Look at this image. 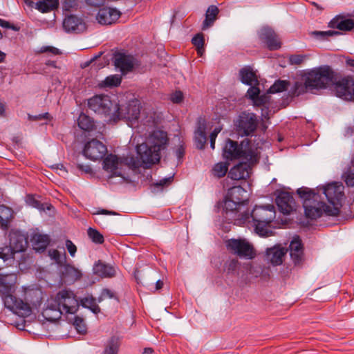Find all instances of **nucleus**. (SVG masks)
I'll return each mask as SVG.
<instances>
[{
	"mask_svg": "<svg viewBox=\"0 0 354 354\" xmlns=\"http://www.w3.org/2000/svg\"><path fill=\"white\" fill-rule=\"evenodd\" d=\"M169 141L166 131L155 130L149 136L148 144L143 143L137 147L138 155L145 167H149L160 161L161 151L167 149Z\"/></svg>",
	"mask_w": 354,
	"mask_h": 354,
	"instance_id": "f257e3e1",
	"label": "nucleus"
},
{
	"mask_svg": "<svg viewBox=\"0 0 354 354\" xmlns=\"http://www.w3.org/2000/svg\"><path fill=\"white\" fill-rule=\"evenodd\" d=\"M17 275L14 273H0V295L4 306L15 314L26 317L32 313L29 304L15 297L12 293L15 290Z\"/></svg>",
	"mask_w": 354,
	"mask_h": 354,
	"instance_id": "f03ea898",
	"label": "nucleus"
},
{
	"mask_svg": "<svg viewBox=\"0 0 354 354\" xmlns=\"http://www.w3.org/2000/svg\"><path fill=\"white\" fill-rule=\"evenodd\" d=\"M276 212L273 205L255 206L250 214L244 212L237 219L239 225L252 223L254 230L261 236L268 237L272 232L268 228L275 218Z\"/></svg>",
	"mask_w": 354,
	"mask_h": 354,
	"instance_id": "7ed1b4c3",
	"label": "nucleus"
},
{
	"mask_svg": "<svg viewBox=\"0 0 354 354\" xmlns=\"http://www.w3.org/2000/svg\"><path fill=\"white\" fill-rule=\"evenodd\" d=\"M223 156L226 160L241 158L250 160L252 164H257L260 159L258 148L249 139L243 140L239 145L236 141L227 138L223 149Z\"/></svg>",
	"mask_w": 354,
	"mask_h": 354,
	"instance_id": "20e7f679",
	"label": "nucleus"
},
{
	"mask_svg": "<svg viewBox=\"0 0 354 354\" xmlns=\"http://www.w3.org/2000/svg\"><path fill=\"white\" fill-rule=\"evenodd\" d=\"M118 103L111 100L109 95L104 94L95 95L87 100L88 109L110 122L118 121Z\"/></svg>",
	"mask_w": 354,
	"mask_h": 354,
	"instance_id": "39448f33",
	"label": "nucleus"
},
{
	"mask_svg": "<svg viewBox=\"0 0 354 354\" xmlns=\"http://www.w3.org/2000/svg\"><path fill=\"white\" fill-rule=\"evenodd\" d=\"M297 194L303 200L304 213L307 218L313 220L322 216L323 213L327 215L328 205L320 201V196L313 189L301 187L297 190Z\"/></svg>",
	"mask_w": 354,
	"mask_h": 354,
	"instance_id": "423d86ee",
	"label": "nucleus"
},
{
	"mask_svg": "<svg viewBox=\"0 0 354 354\" xmlns=\"http://www.w3.org/2000/svg\"><path fill=\"white\" fill-rule=\"evenodd\" d=\"M310 90L325 88L334 77V72L328 65L314 68L304 75Z\"/></svg>",
	"mask_w": 354,
	"mask_h": 354,
	"instance_id": "0eeeda50",
	"label": "nucleus"
},
{
	"mask_svg": "<svg viewBox=\"0 0 354 354\" xmlns=\"http://www.w3.org/2000/svg\"><path fill=\"white\" fill-rule=\"evenodd\" d=\"M10 243L8 246L0 248V258L5 262H14L15 254L24 252L27 246L26 237L19 231H11L9 234Z\"/></svg>",
	"mask_w": 354,
	"mask_h": 354,
	"instance_id": "6e6552de",
	"label": "nucleus"
},
{
	"mask_svg": "<svg viewBox=\"0 0 354 354\" xmlns=\"http://www.w3.org/2000/svg\"><path fill=\"white\" fill-rule=\"evenodd\" d=\"M322 190L328 203L333 205L332 207L328 205L326 207L327 215H339L342 201L344 196L343 185L337 183H332L324 186Z\"/></svg>",
	"mask_w": 354,
	"mask_h": 354,
	"instance_id": "1a4fd4ad",
	"label": "nucleus"
},
{
	"mask_svg": "<svg viewBox=\"0 0 354 354\" xmlns=\"http://www.w3.org/2000/svg\"><path fill=\"white\" fill-rule=\"evenodd\" d=\"M53 299L64 314H75L79 309L80 302L74 292L70 290L59 291Z\"/></svg>",
	"mask_w": 354,
	"mask_h": 354,
	"instance_id": "9d476101",
	"label": "nucleus"
},
{
	"mask_svg": "<svg viewBox=\"0 0 354 354\" xmlns=\"http://www.w3.org/2000/svg\"><path fill=\"white\" fill-rule=\"evenodd\" d=\"M258 119L254 113L241 112L234 121V127L237 133L242 136L253 134L258 127Z\"/></svg>",
	"mask_w": 354,
	"mask_h": 354,
	"instance_id": "9b49d317",
	"label": "nucleus"
},
{
	"mask_svg": "<svg viewBox=\"0 0 354 354\" xmlns=\"http://www.w3.org/2000/svg\"><path fill=\"white\" fill-rule=\"evenodd\" d=\"M227 248L240 257L251 259L255 257L253 246L244 239H230Z\"/></svg>",
	"mask_w": 354,
	"mask_h": 354,
	"instance_id": "f8f14e48",
	"label": "nucleus"
},
{
	"mask_svg": "<svg viewBox=\"0 0 354 354\" xmlns=\"http://www.w3.org/2000/svg\"><path fill=\"white\" fill-rule=\"evenodd\" d=\"M106 152V145L97 139H92L87 142L83 149V155L93 161L102 159Z\"/></svg>",
	"mask_w": 354,
	"mask_h": 354,
	"instance_id": "ddd939ff",
	"label": "nucleus"
},
{
	"mask_svg": "<svg viewBox=\"0 0 354 354\" xmlns=\"http://www.w3.org/2000/svg\"><path fill=\"white\" fill-rule=\"evenodd\" d=\"M337 95L346 100H354V78L350 76L342 78L335 84Z\"/></svg>",
	"mask_w": 354,
	"mask_h": 354,
	"instance_id": "4468645a",
	"label": "nucleus"
},
{
	"mask_svg": "<svg viewBox=\"0 0 354 354\" xmlns=\"http://www.w3.org/2000/svg\"><path fill=\"white\" fill-rule=\"evenodd\" d=\"M260 40L270 50H275L281 48V43L275 32L269 27L262 28L259 32Z\"/></svg>",
	"mask_w": 354,
	"mask_h": 354,
	"instance_id": "2eb2a0df",
	"label": "nucleus"
},
{
	"mask_svg": "<svg viewBox=\"0 0 354 354\" xmlns=\"http://www.w3.org/2000/svg\"><path fill=\"white\" fill-rule=\"evenodd\" d=\"M234 165L228 173V177L232 180H238L249 178L252 167L256 164H252L248 160Z\"/></svg>",
	"mask_w": 354,
	"mask_h": 354,
	"instance_id": "dca6fc26",
	"label": "nucleus"
},
{
	"mask_svg": "<svg viewBox=\"0 0 354 354\" xmlns=\"http://www.w3.org/2000/svg\"><path fill=\"white\" fill-rule=\"evenodd\" d=\"M279 209L283 214H290L295 208V201L292 195L287 192H280L276 198Z\"/></svg>",
	"mask_w": 354,
	"mask_h": 354,
	"instance_id": "f3484780",
	"label": "nucleus"
},
{
	"mask_svg": "<svg viewBox=\"0 0 354 354\" xmlns=\"http://www.w3.org/2000/svg\"><path fill=\"white\" fill-rule=\"evenodd\" d=\"M290 258L295 266H300L304 262V248L301 240L295 237L289 245Z\"/></svg>",
	"mask_w": 354,
	"mask_h": 354,
	"instance_id": "a211bd4d",
	"label": "nucleus"
},
{
	"mask_svg": "<svg viewBox=\"0 0 354 354\" xmlns=\"http://www.w3.org/2000/svg\"><path fill=\"white\" fill-rule=\"evenodd\" d=\"M93 273L100 278H113L116 276L117 268L113 265L102 260L97 261L93 267Z\"/></svg>",
	"mask_w": 354,
	"mask_h": 354,
	"instance_id": "6ab92c4d",
	"label": "nucleus"
},
{
	"mask_svg": "<svg viewBox=\"0 0 354 354\" xmlns=\"http://www.w3.org/2000/svg\"><path fill=\"white\" fill-rule=\"evenodd\" d=\"M64 314L59 307L55 304L53 298L48 300L46 307L43 310L42 317L48 322H55L58 321Z\"/></svg>",
	"mask_w": 354,
	"mask_h": 354,
	"instance_id": "aec40b11",
	"label": "nucleus"
},
{
	"mask_svg": "<svg viewBox=\"0 0 354 354\" xmlns=\"http://www.w3.org/2000/svg\"><path fill=\"white\" fill-rule=\"evenodd\" d=\"M241 203H236L233 198H227L226 195L224 199L223 212L226 214L224 216L226 219L230 220L231 222L234 221V223L237 224V219L241 218V215L243 214H238V208Z\"/></svg>",
	"mask_w": 354,
	"mask_h": 354,
	"instance_id": "412c9836",
	"label": "nucleus"
},
{
	"mask_svg": "<svg viewBox=\"0 0 354 354\" xmlns=\"http://www.w3.org/2000/svg\"><path fill=\"white\" fill-rule=\"evenodd\" d=\"M120 12L115 8H103L99 10L97 20L101 24L109 25L115 23L120 17Z\"/></svg>",
	"mask_w": 354,
	"mask_h": 354,
	"instance_id": "4be33fe9",
	"label": "nucleus"
},
{
	"mask_svg": "<svg viewBox=\"0 0 354 354\" xmlns=\"http://www.w3.org/2000/svg\"><path fill=\"white\" fill-rule=\"evenodd\" d=\"M63 28L68 32L78 33L86 29V24L81 18L70 15L64 19Z\"/></svg>",
	"mask_w": 354,
	"mask_h": 354,
	"instance_id": "5701e85b",
	"label": "nucleus"
},
{
	"mask_svg": "<svg viewBox=\"0 0 354 354\" xmlns=\"http://www.w3.org/2000/svg\"><path fill=\"white\" fill-rule=\"evenodd\" d=\"M118 158L115 155L109 154L103 160V169L110 173L108 177L111 180L115 176H120L124 178L122 173L118 171Z\"/></svg>",
	"mask_w": 354,
	"mask_h": 354,
	"instance_id": "b1692460",
	"label": "nucleus"
},
{
	"mask_svg": "<svg viewBox=\"0 0 354 354\" xmlns=\"http://www.w3.org/2000/svg\"><path fill=\"white\" fill-rule=\"evenodd\" d=\"M139 106L136 104L126 106L124 109L118 105V111L117 115H118V120H127L130 121L137 120L140 115Z\"/></svg>",
	"mask_w": 354,
	"mask_h": 354,
	"instance_id": "393cba45",
	"label": "nucleus"
},
{
	"mask_svg": "<svg viewBox=\"0 0 354 354\" xmlns=\"http://www.w3.org/2000/svg\"><path fill=\"white\" fill-rule=\"evenodd\" d=\"M115 66L120 68V71L125 74L131 71L133 68V57L124 53H118L115 56Z\"/></svg>",
	"mask_w": 354,
	"mask_h": 354,
	"instance_id": "a878e982",
	"label": "nucleus"
},
{
	"mask_svg": "<svg viewBox=\"0 0 354 354\" xmlns=\"http://www.w3.org/2000/svg\"><path fill=\"white\" fill-rule=\"evenodd\" d=\"M287 249L282 247H274L266 250V258L272 265L279 266L283 263Z\"/></svg>",
	"mask_w": 354,
	"mask_h": 354,
	"instance_id": "bb28decb",
	"label": "nucleus"
},
{
	"mask_svg": "<svg viewBox=\"0 0 354 354\" xmlns=\"http://www.w3.org/2000/svg\"><path fill=\"white\" fill-rule=\"evenodd\" d=\"M328 27L333 29L337 28L342 31H350L354 28V21L338 15L330 20L328 23Z\"/></svg>",
	"mask_w": 354,
	"mask_h": 354,
	"instance_id": "cd10ccee",
	"label": "nucleus"
},
{
	"mask_svg": "<svg viewBox=\"0 0 354 354\" xmlns=\"http://www.w3.org/2000/svg\"><path fill=\"white\" fill-rule=\"evenodd\" d=\"M227 198H233L236 203L244 204L248 201V192L241 186H233L227 192Z\"/></svg>",
	"mask_w": 354,
	"mask_h": 354,
	"instance_id": "c85d7f7f",
	"label": "nucleus"
},
{
	"mask_svg": "<svg viewBox=\"0 0 354 354\" xmlns=\"http://www.w3.org/2000/svg\"><path fill=\"white\" fill-rule=\"evenodd\" d=\"M241 82L247 85L252 86L258 84V79L250 66H245L239 72Z\"/></svg>",
	"mask_w": 354,
	"mask_h": 354,
	"instance_id": "c756f323",
	"label": "nucleus"
},
{
	"mask_svg": "<svg viewBox=\"0 0 354 354\" xmlns=\"http://www.w3.org/2000/svg\"><path fill=\"white\" fill-rule=\"evenodd\" d=\"M12 218V209L4 205H0V224L2 229H8L9 223Z\"/></svg>",
	"mask_w": 354,
	"mask_h": 354,
	"instance_id": "7c9ffc66",
	"label": "nucleus"
},
{
	"mask_svg": "<svg viewBox=\"0 0 354 354\" xmlns=\"http://www.w3.org/2000/svg\"><path fill=\"white\" fill-rule=\"evenodd\" d=\"M77 124L82 130L88 132L93 131L95 127L94 120L84 113L80 114Z\"/></svg>",
	"mask_w": 354,
	"mask_h": 354,
	"instance_id": "2f4dec72",
	"label": "nucleus"
},
{
	"mask_svg": "<svg viewBox=\"0 0 354 354\" xmlns=\"http://www.w3.org/2000/svg\"><path fill=\"white\" fill-rule=\"evenodd\" d=\"M34 248L37 251H44L50 243L47 234H35L32 237Z\"/></svg>",
	"mask_w": 354,
	"mask_h": 354,
	"instance_id": "473e14b6",
	"label": "nucleus"
},
{
	"mask_svg": "<svg viewBox=\"0 0 354 354\" xmlns=\"http://www.w3.org/2000/svg\"><path fill=\"white\" fill-rule=\"evenodd\" d=\"M97 299H96L92 295L86 296L81 299L80 304L82 307L89 309L92 313L97 315L100 312V308L97 304Z\"/></svg>",
	"mask_w": 354,
	"mask_h": 354,
	"instance_id": "72a5a7b5",
	"label": "nucleus"
},
{
	"mask_svg": "<svg viewBox=\"0 0 354 354\" xmlns=\"http://www.w3.org/2000/svg\"><path fill=\"white\" fill-rule=\"evenodd\" d=\"M58 5V0H41L36 3L35 8L42 13H46L55 10Z\"/></svg>",
	"mask_w": 354,
	"mask_h": 354,
	"instance_id": "f704fd0d",
	"label": "nucleus"
},
{
	"mask_svg": "<svg viewBox=\"0 0 354 354\" xmlns=\"http://www.w3.org/2000/svg\"><path fill=\"white\" fill-rule=\"evenodd\" d=\"M64 275L69 281L74 282L81 279L82 272L73 266L67 265L64 268Z\"/></svg>",
	"mask_w": 354,
	"mask_h": 354,
	"instance_id": "c9c22d12",
	"label": "nucleus"
},
{
	"mask_svg": "<svg viewBox=\"0 0 354 354\" xmlns=\"http://www.w3.org/2000/svg\"><path fill=\"white\" fill-rule=\"evenodd\" d=\"M120 346V339L119 337L113 336L105 345L103 354H118Z\"/></svg>",
	"mask_w": 354,
	"mask_h": 354,
	"instance_id": "e433bc0d",
	"label": "nucleus"
},
{
	"mask_svg": "<svg viewBox=\"0 0 354 354\" xmlns=\"http://www.w3.org/2000/svg\"><path fill=\"white\" fill-rule=\"evenodd\" d=\"M310 90V87L307 84V81L304 78V82H295L290 88L289 93L291 97L299 96L306 93Z\"/></svg>",
	"mask_w": 354,
	"mask_h": 354,
	"instance_id": "4c0bfd02",
	"label": "nucleus"
},
{
	"mask_svg": "<svg viewBox=\"0 0 354 354\" xmlns=\"http://www.w3.org/2000/svg\"><path fill=\"white\" fill-rule=\"evenodd\" d=\"M122 78L119 75H112L106 77L104 80L99 83V86L102 88H113L120 84Z\"/></svg>",
	"mask_w": 354,
	"mask_h": 354,
	"instance_id": "58836bf2",
	"label": "nucleus"
},
{
	"mask_svg": "<svg viewBox=\"0 0 354 354\" xmlns=\"http://www.w3.org/2000/svg\"><path fill=\"white\" fill-rule=\"evenodd\" d=\"M192 44L196 47L197 54L199 56H203L205 48V39L202 33L196 34L192 39Z\"/></svg>",
	"mask_w": 354,
	"mask_h": 354,
	"instance_id": "ea45409f",
	"label": "nucleus"
},
{
	"mask_svg": "<svg viewBox=\"0 0 354 354\" xmlns=\"http://www.w3.org/2000/svg\"><path fill=\"white\" fill-rule=\"evenodd\" d=\"M227 170H228V164L226 162H221L216 163L214 166V167L212 170V173L214 176H216L217 178H222L226 174Z\"/></svg>",
	"mask_w": 354,
	"mask_h": 354,
	"instance_id": "a19ab883",
	"label": "nucleus"
},
{
	"mask_svg": "<svg viewBox=\"0 0 354 354\" xmlns=\"http://www.w3.org/2000/svg\"><path fill=\"white\" fill-rule=\"evenodd\" d=\"M289 82L286 80H277L268 89L269 93H277L287 90Z\"/></svg>",
	"mask_w": 354,
	"mask_h": 354,
	"instance_id": "79ce46f5",
	"label": "nucleus"
},
{
	"mask_svg": "<svg viewBox=\"0 0 354 354\" xmlns=\"http://www.w3.org/2000/svg\"><path fill=\"white\" fill-rule=\"evenodd\" d=\"M89 239L96 244H102L104 242V236L96 229L89 227L87 230Z\"/></svg>",
	"mask_w": 354,
	"mask_h": 354,
	"instance_id": "37998d69",
	"label": "nucleus"
},
{
	"mask_svg": "<svg viewBox=\"0 0 354 354\" xmlns=\"http://www.w3.org/2000/svg\"><path fill=\"white\" fill-rule=\"evenodd\" d=\"M239 265V262L236 259H230L225 262L224 270L228 274L234 273Z\"/></svg>",
	"mask_w": 354,
	"mask_h": 354,
	"instance_id": "c03bdc74",
	"label": "nucleus"
},
{
	"mask_svg": "<svg viewBox=\"0 0 354 354\" xmlns=\"http://www.w3.org/2000/svg\"><path fill=\"white\" fill-rule=\"evenodd\" d=\"M106 299H114L117 301L119 300L118 296L109 288L102 289L100 295L97 298V302L100 303Z\"/></svg>",
	"mask_w": 354,
	"mask_h": 354,
	"instance_id": "a18cd8bd",
	"label": "nucleus"
},
{
	"mask_svg": "<svg viewBox=\"0 0 354 354\" xmlns=\"http://www.w3.org/2000/svg\"><path fill=\"white\" fill-rule=\"evenodd\" d=\"M248 274L252 275L254 277H258L263 271L262 268L259 265H252V263H247L245 266Z\"/></svg>",
	"mask_w": 354,
	"mask_h": 354,
	"instance_id": "49530a36",
	"label": "nucleus"
},
{
	"mask_svg": "<svg viewBox=\"0 0 354 354\" xmlns=\"http://www.w3.org/2000/svg\"><path fill=\"white\" fill-rule=\"evenodd\" d=\"M73 325L79 333L84 334L86 332V326L82 318L78 316L75 317Z\"/></svg>",
	"mask_w": 354,
	"mask_h": 354,
	"instance_id": "de8ad7c7",
	"label": "nucleus"
},
{
	"mask_svg": "<svg viewBox=\"0 0 354 354\" xmlns=\"http://www.w3.org/2000/svg\"><path fill=\"white\" fill-rule=\"evenodd\" d=\"M313 35L324 39L328 37H333L341 35V32L337 30H327V31H315Z\"/></svg>",
	"mask_w": 354,
	"mask_h": 354,
	"instance_id": "09e8293b",
	"label": "nucleus"
},
{
	"mask_svg": "<svg viewBox=\"0 0 354 354\" xmlns=\"http://www.w3.org/2000/svg\"><path fill=\"white\" fill-rule=\"evenodd\" d=\"M307 58V55H292L289 57V62L292 65H300Z\"/></svg>",
	"mask_w": 354,
	"mask_h": 354,
	"instance_id": "8fccbe9b",
	"label": "nucleus"
},
{
	"mask_svg": "<svg viewBox=\"0 0 354 354\" xmlns=\"http://www.w3.org/2000/svg\"><path fill=\"white\" fill-rule=\"evenodd\" d=\"M194 138L198 149H202L204 148L205 145L207 142L206 134L194 133Z\"/></svg>",
	"mask_w": 354,
	"mask_h": 354,
	"instance_id": "3c124183",
	"label": "nucleus"
},
{
	"mask_svg": "<svg viewBox=\"0 0 354 354\" xmlns=\"http://www.w3.org/2000/svg\"><path fill=\"white\" fill-rule=\"evenodd\" d=\"M207 122L205 118H199L197 120V127L194 133L206 134Z\"/></svg>",
	"mask_w": 354,
	"mask_h": 354,
	"instance_id": "603ef678",
	"label": "nucleus"
},
{
	"mask_svg": "<svg viewBox=\"0 0 354 354\" xmlns=\"http://www.w3.org/2000/svg\"><path fill=\"white\" fill-rule=\"evenodd\" d=\"M173 178V176L165 178L152 184L151 187H153L154 188H158V189H162L164 187L169 185L172 182Z\"/></svg>",
	"mask_w": 354,
	"mask_h": 354,
	"instance_id": "864d4df0",
	"label": "nucleus"
},
{
	"mask_svg": "<svg viewBox=\"0 0 354 354\" xmlns=\"http://www.w3.org/2000/svg\"><path fill=\"white\" fill-rule=\"evenodd\" d=\"M344 181L347 186L354 187V171L349 169L343 175Z\"/></svg>",
	"mask_w": 354,
	"mask_h": 354,
	"instance_id": "5fc2aeb1",
	"label": "nucleus"
},
{
	"mask_svg": "<svg viewBox=\"0 0 354 354\" xmlns=\"http://www.w3.org/2000/svg\"><path fill=\"white\" fill-rule=\"evenodd\" d=\"M63 9L66 11H71L77 7V0H63Z\"/></svg>",
	"mask_w": 354,
	"mask_h": 354,
	"instance_id": "6e6d98bb",
	"label": "nucleus"
},
{
	"mask_svg": "<svg viewBox=\"0 0 354 354\" xmlns=\"http://www.w3.org/2000/svg\"><path fill=\"white\" fill-rule=\"evenodd\" d=\"M218 8L216 6H210L207 11H206V14H205V16H207L209 17H211L213 19L216 20V17L218 14Z\"/></svg>",
	"mask_w": 354,
	"mask_h": 354,
	"instance_id": "4d7b16f0",
	"label": "nucleus"
},
{
	"mask_svg": "<svg viewBox=\"0 0 354 354\" xmlns=\"http://www.w3.org/2000/svg\"><path fill=\"white\" fill-rule=\"evenodd\" d=\"M260 90L257 86H251L248 90V95H249L250 98L252 100H256L259 95Z\"/></svg>",
	"mask_w": 354,
	"mask_h": 354,
	"instance_id": "13d9d810",
	"label": "nucleus"
},
{
	"mask_svg": "<svg viewBox=\"0 0 354 354\" xmlns=\"http://www.w3.org/2000/svg\"><path fill=\"white\" fill-rule=\"evenodd\" d=\"M221 131V127H216L214 131L210 133L209 139H210V147L212 149L215 148V140L218 134V133Z\"/></svg>",
	"mask_w": 354,
	"mask_h": 354,
	"instance_id": "bf43d9fd",
	"label": "nucleus"
},
{
	"mask_svg": "<svg viewBox=\"0 0 354 354\" xmlns=\"http://www.w3.org/2000/svg\"><path fill=\"white\" fill-rule=\"evenodd\" d=\"M0 26L5 28L12 29L15 31H19L20 28L16 25L11 24L9 21L0 18Z\"/></svg>",
	"mask_w": 354,
	"mask_h": 354,
	"instance_id": "052dcab7",
	"label": "nucleus"
},
{
	"mask_svg": "<svg viewBox=\"0 0 354 354\" xmlns=\"http://www.w3.org/2000/svg\"><path fill=\"white\" fill-rule=\"evenodd\" d=\"M170 100L174 103H180L183 100V93L180 91H176L171 94Z\"/></svg>",
	"mask_w": 354,
	"mask_h": 354,
	"instance_id": "680f3d73",
	"label": "nucleus"
},
{
	"mask_svg": "<svg viewBox=\"0 0 354 354\" xmlns=\"http://www.w3.org/2000/svg\"><path fill=\"white\" fill-rule=\"evenodd\" d=\"M40 52L41 53H50L55 55L61 54V51L58 48L53 47V46H44V47L41 48Z\"/></svg>",
	"mask_w": 354,
	"mask_h": 354,
	"instance_id": "e2e57ef3",
	"label": "nucleus"
},
{
	"mask_svg": "<svg viewBox=\"0 0 354 354\" xmlns=\"http://www.w3.org/2000/svg\"><path fill=\"white\" fill-rule=\"evenodd\" d=\"M66 246L71 256L74 257L77 252L75 245L71 240L68 239L66 241Z\"/></svg>",
	"mask_w": 354,
	"mask_h": 354,
	"instance_id": "0e129e2a",
	"label": "nucleus"
},
{
	"mask_svg": "<svg viewBox=\"0 0 354 354\" xmlns=\"http://www.w3.org/2000/svg\"><path fill=\"white\" fill-rule=\"evenodd\" d=\"M176 156L178 160V162H182L185 153V149L183 145H180L175 151Z\"/></svg>",
	"mask_w": 354,
	"mask_h": 354,
	"instance_id": "69168bd1",
	"label": "nucleus"
},
{
	"mask_svg": "<svg viewBox=\"0 0 354 354\" xmlns=\"http://www.w3.org/2000/svg\"><path fill=\"white\" fill-rule=\"evenodd\" d=\"M214 21L215 20L212 18L205 16V19L203 23L202 29L205 30L211 27L214 24Z\"/></svg>",
	"mask_w": 354,
	"mask_h": 354,
	"instance_id": "338daca9",
	"label": "nucleus"
},
{
	"mask_svg": "<svg viewBox=\"0 0 354 354\" xmlns=\"http://www.w3.org/2000/svg\"><path fill=\"white\" fill-rule=\"evenodd\" d=\"M106 0H86L88 6L93 7H100L105 3Z\"/></svg>",
	"mask_w": 354,
	"mask_h": 354,
	"instance_id": "774afa93",
	"label": "nucleus"
}]
</instances>
